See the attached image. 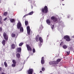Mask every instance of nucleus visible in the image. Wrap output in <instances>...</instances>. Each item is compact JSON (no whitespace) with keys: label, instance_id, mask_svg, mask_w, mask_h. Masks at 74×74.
Masks as SVG:
<instances>
[{"label":"nucleus","instance_id":"obj_14","mask_svg":"<svg viewBox=\"0 0 74 74\" xmlns=\"http://www.w3.org/2000/svg\"><path fill=\"white\" fill-rule=\"evenodd\" d=\"M10 22H11L12 23V22H14V23H15V21L14 19L10 18Z\"/></svg>","mask_w":74,"mask_h":74},{"label":"nucleus","instance_id":"obj_50","mask_svg":"<svg viewBox=\"0 0 74 74\" xmlns=\"http://www.w3.org/2000/svg\"><path fill=\"white\" fill-rule=\"evenodd\" d=\"M0 18H1V16H0Z\"/></svg>","mask_w":74,"mask_h":74},{"label":"nucleus","instance_id":"obj_46","mask_svg":"<svg viewBox=\"0 0 74 74\" xmlns=\"http://www.w3.org/2000/svg\"><path fill=\"white\" fill-rule=\"evenodd\" d=\"M1 21H0V23H1Z\"/></svg>","mask_w":74,"mask_h":74},{"label":"nucleus","instance_id":"obj_1","mask_svg":"<svg viewBox=\"0 0 74 74\" xmlns=\"http://www.w3.org/2000/svg\"><path fill=\"white\" fill-rule=\"evenodd\" d=\"M42 13H47L48 12V8L47 6H45L42 9Z\"/></svg>","mask_w":74,"mask_h":74},{"label":"nucleus","instance_id":"obj_39","mask_svg":"<svg viewBox=\"0 0 74 74\" xmlns=\"http://www.w3.org/2000/svg\"><path fill=\"white\" fill-rule=\"evenodd\" d=\"M70 17V15H69L67 16V18H69Z\"/></svg>","mask_w":74,"mask_h":74},{"label":"nucleus","instance_id":"obj_20","mask_svg":"<svg viewBox=\"0 0 74 74\" xmlns=\"http://www.w3.org/2000/svg\"><path fill=\"white\" fill-rule=\"evenodd\" d=\"M11 36L12 37H15V34L14 33H12L11 34Z\"/></svg>","mask_w":74,"mask_h":74},{"label":"nucleus","instance_id":"obj_12","mask_svg":"<svg viewBox=\"0 0 74 74\" xmlns=\"http://www.w3.org/2000/svg\"><path fill=\"white\" fill-rule=\"evenodd\" d=\"M43 28V26L42 25H41L40 26L39 28V31L40 33L41 32V31Z\"/></svg>","mask_w":74,"mask_h":74},{"label":"nucleus","instance_id":"obj_51","mask_svg":"<svg viewBox=\"0 0 74 74\" xmlns=\"http://www.w3.org/2000/svg\"><path fill=\"white\" fill-rule=\"evenodd\" d=\"M39 35H38V37L39 36Z\"/></svg>","mask_w":74,"mask_h":74},{"label":"nucleus","instance_id":"obj_8","mask_svg":"<svg viewBox=\"0 0 74 74\" xmlns=\"http://www.w3.org/2000/svg\"><path fill=\"white\" fill-rule=\"evenodd\" d=\"M26 45L28 51H32V48H31V47L29 45Z\"/></svg>","mask_w":74,"mask_h":74},{"label":"nucleus","instance_id":"obj_6","mask_svg":"<svg viewBox=\"0 0 74 74\" xmlns=\"http://www.w3.org/2000/svg\"><path fill=\"white\" fill-rule=\"evenodd\" d=\"M51 20H53V22H56V21H57L58 20V19H57L56 17L54 16H52L51 18Z\"/></svg>","mask_w":74,"mask_h":74},{"label":"nucleus","instance_id":"obj_37","mask_svg":"<svg viewBox=\"0 0 74 74\" xmlns=\"http://www.w3.org/2000/svg\"><path fill=\"white\" fill-rule=\"evenodd\" d=\"M51 27L52 29H53V27H54V25H53L52 27Z\"/></svg>","mask_w":74,"mask_h":74},{"label":"nucleus","instance_id":"obj_40","mask_svg":"<svg viewBox=\"0 0 74 74\" xmlns=\"http://www.w3.org/2000/svg\"><path fill=\"white\" fill-rule=\"evenodd\" d=\"M36 41H37V37L36 36Z\"/></svg>","mask_w":74,"mask_h":74},{"label":"nucleus","instance_id":"obj_11","mask_svg":"<svg viewBox=\"0 0 74 74\" xmlns=\"http://www.w3.org/2000/svg\"><path fill=\"white\" fill-rule=\"evenodd\" d=\"M49 64H50V65H52V64H54V65L56 64H55L56 62H55V61H53L51 62H49Z\"/></svg>","mask_w":74,"mask_h":74},{"label":"nucleus","instance_id":"obj_24","mask_svg":"<svg viewBox=\"0 0 74 74\" xmlns=\"http://www.w3.org/2000/svg\"><path fill=\"white\" fill-rule=\"evenodd\" d=\"M16 56L18 58H20V54L19 53L17 54Z\"/></svg>","mask_w":74,"mask_h":74},{"label":"nucleus","instance_id":"obj_42","mask_svg":"<svg viewBox=\"0 0 74 74\" xmlns=\"http://www.w3.org/2000/svg\"><path fill=\"white\" fill-rule=\"evenodd\" d=\"M1 70V67H0V71Z\"/></svg>","mask_w":74,"mask_h":74},{"label":"nucleus","instance_id":"obj_27","mask_svg":"<svg viewBox=\"0 0 74 74\" xmlns=\"http://www.w3.org/2000/svg\"><path fill=\"white\" fill-rule=\"evenodd\" d=\"M13 63L14 64H16V61L14 60H12Z\"/></svg>","mask_w":74,"mask_h":74},{"label":"nucleus","instance_id":"obj_4","mask_svg":"<svg viewBox=\"0 0 74 74\" xmlns=\"http://www.w3.org/2000/svg\"><path fill=\"white\" fill-rule=\"evenodd\" d=\"M64 39H65L66 41H70L71 40L70 39V37L69 36H65L64 37Z\"/></svg>","mask_w":74,"mask_h":74},{"label":"nucleus","instance_id":"obj_32","mask_svg":"<svg viewBox=\"0 0 74 74\" xmlns=\"http://www.w3.org/2000/svg\"><path fill=\"white\" fill-rule=\"evenodd\" d=\"M70 54V51H67V55H69Z\"/></svg>","mask_w":74,"mask_h":74},{"label":"nucleus","instance_id":"obj_28","mask_svg":"<svg viewBox=\"0 0 74 74\" xmlns=\"http://www.w3.org/2000/svg\"><path fill=\"white\" fill-rule=\"evenodd\" d=\"M33 14V12L32 11V12H30V13H29L28 14V15H32V14Z\"/></svg>","mask_w":74,"mask_h":74},{"label":"nucleus","instance_id":"obj_15","mask_svg":"<svg viewBox=\"0 0 74 74\" xmlns=\"http://www.w3.org/2000/svg\"><path fill=\"white\" fill-rule=\"evenodd\" d=\"M20 30L21 33H23V28L22 27H20Z\"/></svg>","mask_w":74,"mask_h":74},{"label":"nucleus","instance_id":"obj_9","mask_svg":"<svg viewBox=\"0 0 74 74\" xmlns=\"http://www.w3.org/2000/svg\"><path fill=\"white\" fill-rule=\"evenodd\" d=\"M27 33L28 34L30 35V27H29V26L27 27Z\"/></svg>","mask_w":74,"mask_h":74},{"label":"nucleus","instance_id":"obj_34","mask_svg":"<svg viewBox=\"0 0 74 74\" xmlns=\"http://www.w3.org/2000/svg\"><path fill=\"white\" fill-rule=\"evenodd\" d=\"M24 11L25 12L27 11V8H25L24 9Z\"/></svg>","mask_w":74,"mask_h":74},{"label":"nucleus","instance_id":"obj_22","mask_svg":"<svg viewBox=\"0 0 74 74\" xmlns=\"http://www.w3.org/2000/svg\"><path fill=\"white\" fill-rule=\"evenodd\" d=\"M25 26H27L28 25V21H25Z\"/></svg>","mask_w":74,"mask_h":74},{"label":"nucleus","instance_id":"obj_17","mask_svg":"<svg viewBox=\"0 0 74 74\" xmlns=\"http://www.w3.org/2000/svg\"><path fill=\"white\" fill-rule=\"evenodd\" d=\"M17 51L18 52H21V48L19 47L17 49Z\"/></svg>","mask_w":74,"mask_h":74},{"label":"nucleus","instance_id":"obj_44","mask_svg":"<svg viewBox=\"0 0 74 74\" xmlns=\"http://www.w3.org/2000/svg\"><path fill=\"white\" fill-rule=\"evenodd\" d=\"M26 15H25L23 16V17H26Z\"/></svg>","mask_w":74,"mask_h":74},{"label":"nucleus","instance_id":"obj_48","mask_svg":"<svg viewBox=\"0 0 74 74\" xmlns=\"http://www.w3.org/2000/svg\"><path fill=\"white\" fill-rule=\"evenodd\" d=\"M62 5H64V4H62Z\"/></svg>","mask_w":74,"mask_h":74},{"label":"nucleus","instance_id":"obj_31","mask_svg":"<svg viewBox=\"0 0 74 74\" xmlns=\"http://www.w3.org/2000/svg\"><path fill=\"white\" fill-rule=\"evenodd\" d=\"M35 52H36V50H35V49H34V48H33V53H35Z\"/></svg>","mask_w":74,"mask_h":74},{"label":"nucleus","instance_id":"obj_13","mask_svg":"<svg viewBox=\"0 0 74 74\" xmlns=\"http://www.w3.org/2000/svg\"><path fill=\"white\" fill-rule=\"evenodd\" d=\"M61 61V59H58L57 60V62L56 61H55V62L56 63L55 64H58V62H60Z\"/></svg>","mask_w":74,"mask_h":74},{"label":"nucleus","instance_id":"obj_36","mask_svg":"<svg viewBox=\"0 0 74 74\" xmlns=\"http://www.w3.org/2000/svg\"><path fill=\"white\" fill-rule=\"evenodd\" d=\"M2 31V28L0 27V32H1Z\"/></svg>","mask_w":74,"mask_h":74},{"label":"nucleus","instance_id":"obj_33","mask_svg":"<svg viewBox=\"0 0 74 74\" xmlns=\"http://www.w3.org/2000/svg\"><path fill=\"white\" fill-rule=\"evenodd\" d=\"M63 44V42H61V43L60 44V45L61 46V45H62Z\"/></svg>","mask_w":74,"mask_h":74},{"label":"nucleus","instance_id":"obj_49","mask_svg":"<svg viewBox=\"0 0 74 74\" xmlns=\"http://www.w3.org/2000/svg\"><path fill=\"white\" fill-rule=\"evenodd\" d=\"M42 72V71H40V73H41Z\"/></svg>","mask_w":74,"mask_h":74},{"label":"nucleus","instance_id":"obj_5","mask_svg":"<svg viewBox=\"0 0 74 74\" xmlns=\"http://www.w3.org/2000/svg\"><path fill=\"white\" fill-rule=\"evenodd\" d=\"M33 69H29L27 71V73L28 74H33Z\"/></svg>","mask_w":74,"mask_h":74},{"label":"nucleus","instance_id":"obj_47","mask_svg":"<svg viewBox=\"0 0 74 74\" xmlns=\"http://www.w3.org/2000/svg\"><path fill=\"white\" fill-rule=\"evenodd\" d=\"M72 37H73V38H74V35L73 36H72Z\"/></svg>","mask_w":74,"mask_h":74},{"label":"nucleus","instance_id":"obj_41","mask_svg":"<svg viewBox=\"0 0 74 74\" xmlns=\"http://www.w3.org/2000/svg\"><path fill=\"white\" fill-rule=\"evenodd\" d=\"M1 74H5V73H4L3 72H2V73H1Z\"/></svg>","mask_w":74,"mask_h":74},{"label":"nucleus","instance_id":"obj_2","mask_svg":"<svg viewBox=\"0 0 74 74\" xmlns=\"http://www.w3.org/2000/svg\"><path fill=\"white\" fill-rule=\"evenodd\" d=\"M3 37L5 40L7 41L8 40V35H7V34H6L5 32H4L3 33Z\"/></svg>","mask_w":74,"mask_h":74},{"label":"nucleus","instance_id":"obj_18","mask_svg":"<svg viewBox=\"0 0 74 74\" xmlns=\"http://www.w3.org/2000/svg\"><path fill=\"white\" fill-rule=\"evenodd\" d=\"M11 47L12 49H15V45L14 44H12Z\"/></svg>","mask_w":74,"mask_h":74},{"label":"nucleus","instance_id":"obj_7","mask_svg":"<svg viewBox=\"0 0 74 74\" xmlns=\"http://www.w3.org/2000/svg\"><path fill=\"white\" fill-rule=\"evenodd\" d=\"M21 27H22V24H21V22L19 21V22H18L17 23V29H20Z\"/></svg>","mask_w":74,"mask_h":74},{"label":"nucleus","instance_id":"obj_21","mask_svg":"<svg viewBox=\"0 0 74 74\" xmlns=\"http://www.w3.org/2000/svg\"><path fill=\"white\" fill-rule=\"evenodd\" d=\"M62 47L64 49H66L67 48V46L66 45H63Z\"/></svg>","mask_w":74,"mask_h":74},{"label":"nucleus","instance_id":"obj_38","mask_svg":"<svg viewBox=\"0 0 74 74\" xmlns=\"http://www.w3.org/2000/svg\"><path fill=\"white\" fill-rule=\"evenodd\" d=\"M6 19H7V18L6 17L4 19V21H5V20H6Z\"/></svg>","mask_w":74,"mask_h":74},{"label":"nucleus","instance_id":"obj_52","mask_svg":"<svg viewBox=\"0 0 74 74\" xmlns=\"http://www.w3.org/2000/svg\"><path fill=\"white\" fill-rule=\"evenodd\" d=\"M62 0V1H64V0Z\"/></svg>","mask_w":74,"mask_h":74},{"label":"nucleus","instance_id":"obj_26","mask_svg":"<svg viewBox=\"0 0 74 74\" xmlns=\"http://www.w3.org/2000/svg\"><path fill=\"white\" fill-rule=\"evenodd\" d=\"M7 14H8V12H5L3 13V15L4 16H6V15H7Z\"/></svg>","mask_w":74,"mask_h":74},{"label":"nucleus","instance_id":"obj_3","mask_svg":"<svg viewBox=\"0 0 74 74\" xmlns=\"http://www.w3.org/2000/svg\"><path fill=\"white\" fill-rule=\"evenodd\" d=\"M39 41H40V43L39 44V47H41V45H42V42L43 41V40L42 39V38L40 37H39Z\"/></svg>","mask_w":74,"mask_h":74},{"label":"nucleus","instance_id":"obj_23","mask_svg":"<svg viewBox=\"0 0 74 74\" xmlns=\"http://www.w3.org/2000/svg\"><path fill=\"white\" fill-rule=\"evenodd\" d=\"M4 65L5 67H7L8 66V65H7V64L6 62H4Z\"/></svg>","mask_w":74,"mask_h":74},{"label":"nucleus","instance_id":"obj_43","mask_svg":"<svg viewBox=\"0 0 74 74\" xmlns=\"http://www.w3.org/2000/svg\"><path fill=\"white\" fill-rule=\"evenodd\" d=\"M25 15H26V16H27V15H29V14H26Z\"/></svg>","mask_w":74,"mask_h":74},{"label":"nucleus","instance_id":"obj_45","mask_svg":"<svg viewBox=\"0 0 74 74\" xmlns=\"http://www.w3.org/2000/svg\"><path fill=\"white\" fill-rule=\"evenodd\" d=\"M31 7L32 9H33V6H31Z\"/></svg>","mask_w":74,"mask_h":74},{"label":"nucleus","instance_id":"obj_19","mask_svg":"<svg viewBox=\"0 0 74 74\" xmlns=\"http://www.w3.org/2000/svg\"><path fill=\"white\" fill-rule=\"evenodd\" d=\"M2 44H3V45L5 46V40H3L2 42Z\"/></svg>","mask_w":74,"mask_h":74},{"label":"nucleus","instance_id":"obj_10","mask_svg":"<svg viewBox=\"0 0 74 74\" xmlns=\"http://www.w3.org/2000/svg\"><path fill=\"white\" fill-rule=\"evenodd\" d=\"M45 61H44V57H42L41 60V63L42 64H44V62Z\"/></svg>","mask_w":74,"mask_h":74},{"label":"nucleus","instance_id":"obj_25","mask_svg":"<svg viewBox=\"0 0 74 74\" xmlns=\"http://www.w3.org/2000/svg\"><path fill=\"white\" fill-rule=\"evenodd\" d=\"M11 66L13 67H15L16 66V64L13 63L12 64Z\"/></svg>","mask_w":74,"mask_h":74},{"label":"nucleus","instance_id":"obj_35","mask_svg":"<svg viewBox=\"0 0 74 74\" xmlns=\"http://www.w3.org/2000/svg\"><path fill=\"white\" fill-rule=\"evenodd\" d=\"M29 1L30 3H32V0H29L28 1Z\"/></svg>","mask_w":74,"mask_h":74},{"label":"nucleus","instance_id":"obj_30","mask_svg":"<svg viewBox=\"0 0 74 74\" xmlns=\"http://www.w3.org/2000/svg\"><path fill=\"white\" fill-rule=\"evenodd\" d=\"M42 71H45V68L44 67L42 68Z\"/></svg>","mask_w":74,"mask_h":74},{"label":"nucleus","instance_id":"obj_29","mask_svg":"<svg viewBox=\"0 0 74 74\" xmlns=\"http://www.w3.org/2000/svg\"><path fill=\"white\" fill-rule=\"evenodd\" d=\"M23 43L21 42L19 44V46H20V47L21 46H22V45H23Z\"/></svg>","mask_w":74,"mask_h":74},{"label":"nucleus","instance_id":"obj_16","mask_svg":"<svg viewBox=\"0 0 74 74\" xmlns=\"http://www.w3.org/2000/svg\"><path fill=\"white\" fill-rule=\"evenodd\" d=\"M47 24L49 25H51V21H50V20H49L48 19L47 21Z\"/></svg>","mask_w":74,"mask_h":74}]
</instances>
